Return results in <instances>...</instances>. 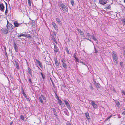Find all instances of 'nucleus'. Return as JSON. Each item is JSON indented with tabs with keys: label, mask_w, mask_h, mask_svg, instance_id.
Instances as JSON below:
<instances>
[{
	"label": "nucleus",
	"mask_w": 125,
	"mask_h": 125,
	"mask_svg": "<svg viewBox=\"0 0 125 125\" xmlns=\"http://www.w3.org/2000/svg\"><path fill=\"white\" fill-rule=\"evenodd\" d=\"M113 58L114 62L115 63L117 64L118 62V57L116 52L113 51L111 53Z\"/></svg>",
	"instance_id": "f257e3e1"
},
{
	"label": "nucleus",
	"mask_w": 125,
	"mask_h": 125,
	"mask_svg": "<svg viewBox=\"0 0 125 125\" xmlns=\"http://www.w3.org/2000/svg\"><path fill=\"white\" fill-rule=\"evenodd\" d=\"M60 9H62L64 12H66L68 10V9L63 4H60Z\"/></svg>",
	"instance_id": "f03ea898"
},
{
	"label": "nucleus",
	"mask_w": 125,
	"mask_h": 125,
	"mask_svg": "<svg viewBox=\"0 0 125 125\" xmlns=\"http://www.w3.org/2000/svg\"><path fill=\"white\" fill-rule=\"evenodd\" d=\"M62 62V65L63 67L65 69H66L67 68V66L65 63L66 61L64 60H62L61 61Z\"/></svg>",
	"instance_id": "7ed1b4c3"
},
{
	"label": "nucleus",
	"mask_w": 125,
	"mask_h": 125,
	"mask_svg": "<svg viewBox=\"0 0 125 125\" xmlns=\"http://www.w3.org/2000/svg\"><path fill=\"white\" fill-rule=\"evenodd\" d=\"M99 2L100 4L102 5H104L107 3L106 0H99Z\"/></svg>",
	"instance_id": "20e7f679"
},
{
	"label": "nucleus",
	"mask_w": 125,
	"mask_h": 125,
	"mask_svg": "<svg viewBox=\"0 0 125 125\" xmlns=\"http://www.w3.org/2000/svg\"><path fill=\"white\" fill-rule=\"evenodd\" d=\"M91 104L94 108H95L97 107V105L95 104L94 102L93 101H91Z\"/></svg>",
	"instance_id": "39448f33"
},
{
	"label": "nucleus",
	"mask_w": 125,
	"mask_h": 125,
	"mask_svg": "<svg viewBox=\"0 0 125 125\" xmlns=\"http://www.w3.org/2000/svg\"><path fill=\"white\" fill-rule=\"evenodd\" d=\"M59 48L55 44L54 45V51L55 53H57L59 51Z\"/></svg>",
	"instance_id": "423d86ee"
},
{
	"label": "nucleus",
	"mask_w": 125,
	"mask_h": 125,
	"mask_svg": "<svg viewBox=\"0 0 125 125\" xmlns=\"http://www.w3.org/2000/svg\"><path fill=\"white\" fill-rule=\"evenodd\" d=\"M64 101L65 104L67 106V108L69 109L71 107L70 105L68 102L66 100H64Z\"/></svg>",
	"instance_id": "0eeeda50"
},
{
	"label": "nucleus",
	"mask_w": 125,
	"mask_h": 125,
	"mask_svg": "<svg viewBox=\"0 0 125 125\" xmlns=\"http://www.w3.org/2000/svg\"><path fill=\"white\" fill-rule=\"evenodd\" d=\"M4 6L3 4H0V10L1 11H4Z\"/></svg>",
	"instance_id": "6e6552de"
},
{
	"label": "nucleus",
	"mask_w": 125,
	"mask_h": 125,
	"mask_svg": "<svg viewBox=\"0 0 125 125\" xmlns=\"http://www.w3.org/2000/svg\"><path fill=\"white\" fill-rule=\"evenodd\" d=\"M1 30L3 33L4 34H7L8 32V31L7 29H6L4 28H2Z\"/></svg>",
	"instance_id": "1a4fd4ad"
},
{
	"label": "nucleus",
	"mask_w": 125,
	"mask_h": 125,
	"mask_svg": "<svg viewBox=\"0 0 125 125\" xmlns=\"http://www.w3.org/2000/svg\"><path fill=\"white\" fill-rule=\"evenodd\" d=\"M52 24L53 26L54 27V28L55 30H58V28L56 24L54 22H52Z\"/></svg>",
	"instance_id": "9d476101"
},
{
	"label": "nucleus",
	"mask_w": 125,
	"mask_h": 125,
	"mask_svg": "<svg viewBox=\"0 0 125 125\" xmlns=\"http://www.w3.org/2000/svg\"><path fill=\"white\" fill-rule=\"evenodd\" d=\"M21 24L18 23L17 21H15L14 23L15 27H18L19 25H20Z\"/></svg>",
	"instance_id": "9b49d317"
},
{
	"label": "nucleus",
	"mask_w": 125,
	"mask_h": 125,
	"mask_svg": "<svg viewBox=\"0 0 125 125\" xmlns=\"http://www.w3.org/2000/svg\"><path fill=\"white\" fill-rule=\"evenodd\" d=\"M36 61L37 62V63L38 64V65L41 68H42V64L41 63V62H40L37 59H36Z\"/></svg>",
	"instance_id": "f8f14e48"
},
{
	"label": "nucleus",
	"mask_w": 125,
	"mask_h": 125,
	"mask_svg": "<svg viewBox=\"0 0 125 125\" xmlns=\"http://www.w3.org/2000/svg\"><path fill=\"white\" fill-rule=\"evenodd\" d=\"M7 29L8 30V32L9 31L10 32L12 33L14 30V29L12 28H10V29H9V27H7Z\"/></svg>",
	"instance_id": "ddd939ff"
},
{
	"label": "nucleus",
	"mask_w": 125,
	"mask_h": 125,
	"mask_svg": "<svg viewBox=\"0 0 125 125\" xmlns=\"http://www.w3.org/2000/svg\"><path fill=\"white\" fill-rule=\"evenodd\" d=\"M7 22H8L7 25V27H9L10 28H12V27L13 26V25H12L10 23L8 22V21H7Z\"/></svg>",
	"instance_id": "4468645a"
},
{
	"label": "nucleus",
	"mask_w": 125,
	"mask_h": 125,
	"mask_svg": "<svg viewBox=\"0 0 125 125\" xmlns=\"http://www.w3.org/2000/svg\"><path fill=\"white\" fill-rule=\"evenodd\" d=\"M78 32L80 33V35L82 36H83L84 34V33H83V32L81 30L78 29Z\"/></svg>",
	"instance_id": "2eb2a0df"
},
{
	"label": "nucleus",
	"mask_w": 125,
	"mask_h": 125,
	"mask_svg": "<svg viewBox=\"0 0 125 125\" xmlns=\"http://www.w3.org/2000/svg\"><path fill=\"white\" fill-rule=\"evenodd\" d=\"M14 62L15 63V65L16 66V68H17L18 69L19 68V65L18 63L17 62V61L15 60H14Z\"/></svg>",
	"instance_id": "dca6fc26"
},
{
	"label": "nucleus",
	"mask_w": 125,
	"mask_h": 125,
	"mask_svg": "<svg viewBox=\"0 0 125 125\" xmlns=\"http://www.w3.org/2000/svg\"><path fill=\"white\" fill-rule=\"evenodd\" d=\"M14 47L15 51L17 52L18 51V47L17 45L15 43L14 44Z\"/></svg>",
	"instance_id": "f3484780"
},
{
	"label": "nucleus",
	"mask_w": 125,
	"mask_h": 125,
	"mask_svg": "<svg viewBox=\"0 0 125 125\" xmlns=\"http://www.w3.org/2000/svg\"><path fill=\"white\" fill-rule=\"evenodd\" d=\"M95 83H94L95 85L96 86L97 89H99L100 88V84L97 83L95 81Z\"/></svg>",
	"instance_id": "a211bd4d"
},
{
	"label": "nucleus",
	"mask_w": 125,
	"mask_h": 125,
	"mask_svg": "<svg viewBox=\"0 0 125 125\" xmlns=\"http://www.w3.org/2000/svg\"><path fill=\"white\" fill-rule=\"evenodd\" d=\"M56 20L59 25L61 24V21L60 19L59 18H56Z\"/></svg>",
	"instance_id": "6ab92c4d"
},
{
	"label": "nucleus",
	"mask_w": 125,
	"mask_h": 125,
	"mask_svg": "<svg viewBox=\"0 0 125 125\" xmlns=\"http://www.w3.org/2000/svg\"><path fill=\"white\" fill-rule=\"evenodd\" d=\"M116 104V106H117L118 108H120V104L119 103L118 101H116L115 102Z\"/></svg>",
	"instance_id": "aec40b11"
},
{
	"label": "nucleus",
	"mask_w": 125,
	"mask_h": 125,
	"mask_svg": "<svg viewBox=\"0 0 125 125\" xmlns=\"http://www.w3.org/2000/svg\"><path fill=\"white\" fill-rule=\"evenodd\" d=\"M105 8L106 9H110L111 8L110 5L109 4L106 5L105 7Z\"/></svg>",
	"instance_id": "412c9836"
},
{
	"label": "nucleus",
	"mask_w": 125,
	"mask_h": 125,
	"mask_svg": "<svg viewBox=\"0 0 125 125\" xmlns=\"http://www.w3.org/2000/svg\"><path fill=\"white\" fill-rule=\"evenodd\" d=\"M28 73H29L32 76V74L31 73V69L30 68H28Z\"/></svg>",
	"instance_id": "4be33fe9"
},
{
	"label": "nucleus",
	"mask_w": 125,
	"mask_h": 125,
	"mask_svg": "<svg viewBox=\"0 0 125 125\" xmlns=\"http://www.w3.org/2000/svg\"><path fill=\"white\" fill-rule=\"evenodd\" d=\"M39 101L42 103H43V101L42 100V97H39Z\"/></svg>",
	"instance_id": "5701e85b"
},
{
	"label": "nucleus",
	"mask_w": 125,
	"mask_h": 125,
	"mask_svg": "<svg viewBox=\"0 0 125 125\" xmlns=\"http://www.w3.org/2000/svg\"><path fill=\"white\" fill-rule=\"evenodd\" d=\"M58 103L61 106L63 104L62 103L60 99H59V100H58Z\"/></svg>",
	"instance_id": "b1692460"
},
{
	"label": "nucleus",
	"mask_w": 125,
	"mask_h": 125,
	"mask_svg": "<svg viewBox=\"0 0 125 125\" xmlns=\"http://www.w3.org/2000/svg\"><path fill=\"white\" fill-rule=\"evenodd\" d=\"M85 115L86 117L88 119L90 118L89 114L88 113H85Z\"/></svg>",
	"instance_id": "393cba45"
},
{
	"label": "nucleus",
	"mask_w": 125,
	"mask_h": 125,
	"mask_svg": "<svg viewBox=\"0 0 125 125\" xmlns=\"http://www.w3.org/2000/svg\"><path fill=\"white\" fill-rule=\"evenodd\" d=\"M27 36L26 34H20L19 36H18V37H21V36H24V37H26Z\"/></svg>",
	"instance_id": "a878e982"
},
{
	"label": "nucleus",
	"mask_w": 125,
	"mask_h": 125,
	"mask_svg": "<svg viewBox=\"0 0 125 125\" xmlns=\"http://www.w3.org/2000/svg\"><path fill=\"white\" fill-rule=\"evenodd\" d=\"M92 38L94 39V41H97V42H98L97 40V39L93 35L92 36Z\"/></svg>",
	"instance_id": "bb28decb"
},
{
	"label": "nucleus",
	"mask_w": 125,
	"mask_h": 125,
	"mask_svg": "<svg viewBox=\"0 0 125 125\" xmlns=\"http://www.w3.org/2000/svg\"><path fill=\"white\" fill-rule=\"evenodd\" d=\"M55 64L57 66H58L59 65V63L57 60H56L55 61Z\"/></svg>",
	"instance_id": "cd10ccee"
},
{
	"label": "nucleus",
	"mask_w": 125,
	"mask_h": 125,
	"mask_svg": "<svg viewBox=\"0 0 125 125\" xmlns=\"http://www.w3.org/2000/svg\"><path fill=\"white\" fill-rule=\"evenodd\" d=\"M70 2L72 6H74V5L75 4L74 0H71Z\"/></svg>",
	"instance_id": "c85d7f7f"
},
{
	"label": "nucleus",
	"mask_w": 125,
	"mask_h": 125,
	"mask_svg": "<svg viewBox=\"0 0 125 125\" xmlns=\"http://www.w3.org/2000/svg\"><path fill=\"white\" fill-rule=\"evenodd\" d=\"M66 51L68 54H70L68 50V49L67 48H66L65 49Z\"/></svg>",
	"instance_id": "c756f323"
},
{
	"label": "nucleus",
	"mask_w": 125,
	"mask_h": 125,
	"mask_svg": "<svg viewBox=\"0 0 125 125\" xmlns=\"http://www.w3.org/2000/svg\"><path fill=\"white\" fill-rule=\"evenodd\" d=\"M41 97L44 100H46V98L43 95H41Z\"/></svg>",
	"instance_id": "7c9ffc66"
},
{
	"label": "nucleus",
	"mask_w": 125,
	"mask_h": 125,
	"mask_svg": "<svg viewBox=\"0 0 125 125\" xmlns=\"http://www.w3.org/2000/svg\"><path fill=\"white\" fill-rule=\"evenodd\" d=\"M22 93L23 94V95H25V92H24V91L23 89V88H22Z\"/></svg>",
	"instance_id": "2f4dec72"
},
{
	"label": "nucleus",
	"mask_w": 125,
	"mask_h": 125,
	"mask_svg": "<svg viewBox=\"0 0 125 125\" xmlns=\"http://www.w3.org/2000/svg\"><path fill=\"white\" fill-rule=\"evenodd\" d=\"M20 117L21 119H22L23 120H24V117L22 115H21L20 116Z\"/></svg>",
	"instance_id": "473e14b6"
},
{
	"label": "nucleus",
	"mask_w": 125,
	"mask_h": 125,
	"mask_svg": "<svg viewBox=\"0 0 125 125\" xmlns=\"http://www.w3.org/2000/svg\"><path fill=\"white\" fill-rule=\"evenodd\" d=\"M28 81L31 83V84H32V83L31 79L30 78H29L28 79Z\"/></svg>",
	"instance_id": "72a5a7b5"
},
{
	"label": "nucleus",
	"mask_w": 125,
	"mask_h": 125,
	"mask_svg": "<svg viewBox=\"0 0 125 125\" xmlns=\"http://www.w3.org/2000/svg\"><path fill=\"white\" fill-rule=\"evenodd\" d=\"M28 3L29 4V5L30 6H31V2L30 0H28Z\"/></svg>",
	"instance_id": "f704fd0d"
},
{
	"label": "nucleus",
	"mask_w": 125,
	"mask_h": 125,
	"mask_svg": "<svg viewBox=\"0 0 125 125\" xmlns=\"http://www.w3.org/2000/svg\"><path fill=\"white\" fill-rule=\"evenodd\" d=\"M8 12L7 8H6V10L5 12V14L6 15H7Z\"/></svg>",
	"instance_id": "c9c22d12"
},
{
	"label": "nucleus",
	"mask_w": 125,
	"mask_h": 125,
	"mask_svg": "<svg viewBox=\"0 0 125 125\" xmlns=\"http://www.w3.org/2000/svg\"><path fill=\"white\" fill-rule=\"evenodd\" d=\"M120 64L121 67L122 68H123V62H121Z\"/></svg>",
	"instance_id": "e433bc0d"
},
{
	"label": "nucleus",
	"mask_w": 125,
	"mask_h": 125,
	"mask_svg": "<svg viewBox=\"0 0 125 125\" xmlns=\"http://www.w3.org/2000/svg\"><path fill=\"white\" fill-rule=\"evenodd\" d=\"M28 38H31V36H30V34H28V35H27V36L26 37Z\"/></svg>",
	"instance_id": "4c0bfd02"
},
{
	"label": "nucleus",
	"mask_w": 125,
	"mask_h": 125,
	"mask_svg": "<svg viewBox=\"0 0 125 125\" xmlns=\"http://www.w3.org/2000/svg\"><path fill=\"white\" fill-rule=\"evenodd\" d=\"M122 22L125 25V19H123L122 20Z\"/></svg>",
	"instance_id": "58836bf2"
},
{
	"label": "nucleus",
	"mask_w": 125,
	"mask_h": 125,
	"mask_svg": "<svg viewBox=\"0 0 125 125\" xmlns=\"http://www.w3.org/2000/svg\"><path fill=\"white\" fill-rule=\"evenodd\" d=\"M87 36L89 37H90L91 36V35L89 33H88L87 34Z\"/></svg>",
	"instance_id": "ea45409f"
},
{
	"label": "nucleus",
	"mask_w": 125,
	"mask_h": 125,
	"mask_svg": "<svg viewBox=\"0 0 125 125\" xmlns=\"http://www.w3.org/2000/svg\"><path fill=\"white\" fill-rule=\"evenodd\" d=\"M55 94L56 95V98L58 100V101L59 100V99H59V98L58 97V96H57V94L56 93H55Z\"/></svg>",
	"instance_id": "a19ab883"
},
{
	"label": "nucleus",
	"mask_w": 125,
	"mask_h": 125,
	"mask_svg": "<svg viewBox=\"0 0 125 125\" xmlns=\"http://www.w3.org/2000/svg\"><path fill=\"white\" fill-rule=\"evenodd\" d=\"M54 112V115H55L56 116H57V112H56V111H55L54 112Z\"/></svg>",
	"instance_id": "79ce46f5"
},
{
	"label": "nucleus",
	"mask_w": 125,
	"mask_h": 125,
	"mask_svg": "<svg viewBox=\"0 0 125 125\" xmlns=\"http://www.w3.org/2000/svg\"><path fill=\"white\" fill-rule=\"evenodd\" d=\"M41 76L44 79L45 77V75L43 74Z\"/></svg>",
	"instance_id": "37998d69"
},
{
	"label": "nucleus",
	"mask_w": 125,
	"mask_h": 125,
	"mask_svg": "<svg viewBox=\"0 0 125 125\" xmlns=\"http://www.w3.org/2000/svg\"><path fill=\"white\" fill-rule=\"evenodd\" d=\"M53 40L55 42L56 44H57V41H56V40H55V39L54 38H53Z\"/></svg>",
	"instance_id": "c03bdc74"
},
{
	"label": "nucleus",
	"mask_w": 125,
	"mask_h": 125,
	"mask_svg": "<svg viewBox=\"0 0 125 125\" xmlns=\"http://www.w3.org/2000/svg\"><path fill=\"white\" fill-rule=\"evenodd\" d=\"M76 59L77 62H78L79 60L77 58H76V57H74Z\"/></svg>",
	"instance_id": "a18cd8bd"
},
{
	"label": "nucleus",
	"mask_w": 125,
	"mask_h": 125,
	"mask_svg": "<svg viewBox=\"0 0 125 125\" xmlns=\"http://www.w3.org/2000/svg\"><path fill=\"white\" fill-rule=\"evenodd\" d=\"M122 114L123 115H125V111H124L122 113Z\"/></svg>",
	"instance_id": "49530a36"
},
{
	"label": "nucleus",
	"mask_w": 125,
	"mask_h": 125,
	"mask_svg": "<svg viewBox=\"0 0 125 125\" xmlns=\"http://www.w3.org/2000/svg\"><path fill=\"white\" fill-rule=\"evenodd\" d=\"M94 49H95V53H97L98 52V51H97L96 50V49L95 48H94Z\"/></svg>",
	"instance_id": "de8ad7c7"
},
{
	"label": "nucleus",
	"mask_w": 125,
	"mask_h": 125,
	"mask_svg": "<svg viewBox=\"0 0 125 125\" xmlns=\"http://www.w3.org/2000/svg\"><path fill=\"white\" fill-rule=\"evenodd\" d=\"M112 116L111 115V116H109L108 118H107V119H106L107 120H108V119H109Z\"/></svg>",
	"instance_id": "09e8293b"
},
{
	"label": "nucleus",
	"mask_w": 125,
	"mask_h": 125,
	"mask_svg": "<svg viewBox=\"0 0 125 125\" xmlns=\"http://www.w3.org/2000/svg\"><path fill=\"white\" fill-rule=\"evenodd\" d=\"M90 89H91V90H93V87L92 86H91L90 87Z\"/></svg>",
	"instance_id": "8fccbe9b"
},
{
	"label": "nucleus",
	"mask_w": 125,
	"mask_h": 125,
	"mask_svg": "<svg viewBox=\"0 0 125 125\" xmlns=\"http://www.w3.org/2000/svg\"><path fill=\"white\" fill-rule=\"evenodd\" d=\"M27 100L28 101H30V99L28 97L27 98H26Z\"/></svg>",
	"instance_id": "3c124183"
},
{
	"label": "nucleus",
	"mask_w": 125,
	"mask_h": 125,
	"mask_svg": "<svg viewBox=\"0 0 125 125\" xmlns=\"http://www.w3.org/2000/svg\"><path fill=\"white\" fill-rule=\"evenodd\" d=\"M4 51H5H5H6V47L5 46H4Z\"/></svg>",
	"instance_id": "603ef678"
},
{
	"label": "nucleus",
	"mask_w": 125,
	"mask_h": 125,
	"mask_svg": "<svg viewBox=\"0 0 125 125\" xmlns=\"http://www.w3.org/2000/svg\"><path fill=\"white\" fill-rule=\"evenodd\" d=\"M23 95L26 98H27V97H28L27 96V95H26V94H25V95Z\"/></svg>",
	"instance_id": "864d4df0"
},
{
	"label": "nucleus",
	"mask_w": 125,
	"mask_h": 125,
	"mask_svg": "<svg viewBox=\"0 0 125 125\" xmlns=\"http://www.w3.org/2000/svg\"><path fill=\"white\" fill-rule=\"evenodd\" d=\"M52 110H53V112H54L55 111H56L55 109H54V108H53L52 109Z\"/></svg>",
	"instance_id": "5fc2aeb1"
},
{
	"label": "nucleus",
	"mask_w": 125,
	"mask_h": 125,
	"mask_svg": "<svg viewBox=\"0 0 125 125\" xmlns=\"http://www.w3.org/2000/svg\"><path fill=\"white\" fill-rule=\"evenodd\" d=\"M5 3L6 5V8H7V3H6V2H5Z\"/></svg>",
	"instance_id": "6e6d98bb"
},
{
	"label": "nucleus",
	"mask_w": 125,
	"mask_h": 125,
	"mask_svg": "<svg viewBox=\"0 0 125 125\" xmlns=\"http://www.w3.org/2000/svg\"><path fill=\"white\" fill-rule=\"evenodd\" d=\"M125 92L123 90H122V93L123 94L125 93Z\"/></svg>",
	"instance_id": "4d7b16f0"
},
{
	"label": "nucleus",
	"mask_w": 125,
	"mask_h": 125,
	"mask_svg": "<svg viewBox=\"0 0 125 125\" xmlns=\"http://www.w3.org/2000/svg\"><path fill=\"white\" fill-rule=\"evenodd\" d=\"M85 39H87V40H89V41H90L91 42V41L90 40V39H88L86 38Z\"/></svg>",
	"instance_id": "13d9d810"
},
{
	"label": "nucleus",
	"mask_w": 125,
	"mask_h": 125,
	"mask_svg": "<svg viewBox=\"0 0 125 125\" xmlns=\"http://www.w3.org/2000/svg\"><path fill=\"white\" fill-rule=\"evenodd\" d=\"M50 79H51V81H52V82L53 83V81H52V79H51V78H50Z\"/></svg>",
	"instance_id": "bf43d9fd"
},
{
	"label": "nucleus",
	"mask_w": 125,
	"mask_h": 125,
	"mask_svg": "<svg viewBox=\"0 0 125 125\" xmlns=\"http://www.w3.org/2000/svg\"><path fill=\"white\" fill-rule=\"evenodd\" d=\"M40 73L41 75H42V74H43L42 73Z\"/></svg>",
	"instance_id": "052dcab7"
},
{
	"label": "nucleus",
	"mask_w": 125,
	"mask_h": 125,
	"mask_svg": "<svg viewBox=\"0 0 125 125\" xmlns=\"http://www.w3.org/2000/svg\"><path fill=\"white\" fill-rule=\"evenodd\" d=\"M5 55H6L7 54V52L6 51L5 52Z\"/></svg>",
	"instance_id": "680f3d73"
},
{
	"label": "nucleus",
	"mask_w": 125,
	"mask_h": 125,
	"mask_svg": "<svg viewBox=\"0 0 125 125\" xmlns=\"http://www.w3.org/2000/svg\"><path fill=\"white\" fill-rule=\"evenodd\" d=\"M67 125H71V124L70 123H69Z\"/></svg>",
	"instance_id": "e2e57ef3"
},
{
	"label": "nucleus",
	"mask_w": 125,
	"mask_h": 125,
	"mask_svg": "<svg viewBox=\"0 0 125 125\" xmlns=\"http://www.w3.org/2000/svg\"><path fill=\"white\" fill-rule=\"evenodd\" d=\"M76 56V55H75V54L74 55V57H76L75 56Z\"/></svg>",
	"instance_id": "0e129e2a"
},
{
	"label": "nucleus",
	"mask_w": 125,
	"mask_h": 125,
	"mask_svg": "<svg viewBox=\"0 0 125 125\" xmlns=\"http://www.w3.org/2000/svg\"><path fill=\"white\" fill-rule=\"evenodd\" d=\"M124 3H125V0H124Z\"/></svg>",
	"instance_id": "69168bd1"
},
{
	"label": "nucleus",
	"mask_w": 125,
	"mask_h": 125,
	"mask_svg": "<svg viewBox=\"0 0 125 125\" xmlns=\"http://www.w3.org/2000/svg\"><path fill=\"white\" fill-rule=\"evenodd\" d=\"M123 48L124 49H125V47H123Z\"/></svg>",
	"instance_id": "338daca9"
},
{
	"label": "nucleus",
	"mask_w": 125,
	"mask_h": 125,
	"mask_svg": "<svg viewBox=\"0 0 125 125\" xmlns=\"http://www.w3.org/2000/svg\"><path fill=\"white\" fill-rule=\"evenodd\" d=\"M123 110H125V108H124V109Z\"/></svg>",
	"instance_id": "774afa93"
}]
</instances>
